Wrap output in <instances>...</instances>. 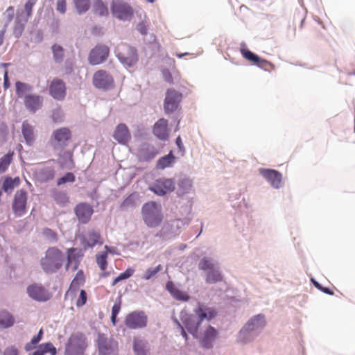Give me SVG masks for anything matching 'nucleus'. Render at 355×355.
I'll return each instance as SVG.
<instances>
[{"instance_id": "obj_23", "label": "nucleus", "mask_w": 355, "mask_h": 355, "mask_svg": "<svg viewBox=\"0 0 355 355\" xmlns=\"http://www.w3.org/2000/svg\"><path fill=\"white\" fill-rule=\"evenodd\" d=\"M27 201V192L25 189L17 191L14 196L12 209L15 213L21 212L25 209Z\"/></svg>"}, {"instance_id": "obj_2", "label": "nucleus", "mask_w": 355, "mask_h": 355, "mask_svg": "<svg viewBox=\"0 0 355 355\" xmlns=\"http://www.w3.org/2000/svg\"><path fill=\"white\" fill-rule=\"evenodd\" d=\"M63 263V253L55 247L49 248L40 260V266L46 274L55 273L62 268Z\"/></svg>"}, {"instance_id": "obj_35", "label": "nucleus", "mask_w": 355, "mask_h": 355, "mask_svg": "<svg viewBox=\"0 0 355 355\" xmlns=\"http://www.w3.org/2000/svg\"><path fill=\"white\" fill-rule=\"evenodd\" d=\"M47 353H49L51 355H56V348L51 343L40 345L33 354H30L28 355H45Z\"/></svg>"}, {"instance_id": "obj_37", "label": "nucleus", "mask_w": 355, "mask_h": 355, "mask_svg": "<svg viewBox=\"0 0 355 355\" xmlns=\"http://www.w3.org/2000/svg\"><path fill=\"white\" fill-rule=\"evenodd\" d=\"M33 87L28 83L17 81L15 83V93L19 98H24L26 93L33 92Z\"/></svg>"}, {"instance_id": "obj_36", "label": "nucleus", "mask_w": 355, "mask_h": 355, "mask_svg": "<svg viewBox=\"0 0 355 355\" xmlns=\"http://www.w3.org/2000/svg\"><path fill=\"white\" fill-rule=\"evenodd\" d=\"M37 176L41 182H47L53 179L55 176L54 168L52 166L44 167L38 171Z\"/></svg>"}, {"instance_id": "obj_14", "label": "nucleus", "mask_w": 355, "mask_h": 355, "mask_svg": "<svg viewBox=\"0 0 355 355\" xmlns=\"http://www.w3.org/2000/svg\"><path fill=\"white\" fill-rule=\"evenodd\" d=\"M110 53L109 48L105 45H97L91 50L88 60L90 64L97 65L104 62Z\"/></svg>"}, {"instance_id": "obj_61", "label": "nucleus", "mask_w": 355, "mask_h": 355, "mask_svg": "<svg viewBox=\"0 0 355 355\" xmlns=\"http://www.w3.org/2000/svg\"><path fill=\"white\" fill-rule=\"evenodd\" d=\"M3 355H18V350L14 346L8 347L5 349Z\"/></svg>"}, {"instance_id": "obj_17", "label": "nucleus", "mask_w": 355, "mask_h": 355, "mask_svg": "<svg viewBox=\"0 0 355 355\" xmlns=\"http://www.w3.org/2000/svg\"><path fill=\"white\" fill-rule=\"evenodd\" d=\"M266 324L264 316L259 314L251 320L245 325L243 329L240 331V336H244L252 331H257L263 328Z\"/></svg>"}, {"instance_id": "obj_38", "label": "nucleus", "mask_w": 355, "mask_h": 355, "mask_svg": "<svg viewBox=\"0 0 355 355\" xmlns=\"http://www.w3.org/2000/svg\"><path fill=\"white\" fill-rule=\"evenodd\" d=\"M20 180L19 177H15L14 178H12L10 176H7L5 178L3 185H2V189L6 193H10L15 187L18 186L19 184Z\"/></svg>"}, {"instance_id": "obj_24", "label": "nucleus", "mask_w": 355, "mask_h": 355, "mask_svg": "<svg viewBox=\"0 0 355 355\" xmlns=\"http://www.w3.org/2000/svg\"><path fill=\"white\" fill-rule=\"evenodd\" d=\"M217 336V331L212 327L209 326L203 332L201 336H198L201 345L206 348H210L212 343L214 341Z\"/></svg>"}, {"instance_id": "obj_16", "label": "nucleus", "mask_w": 355, "mask_h": 355, "mask_svg": "<svg viewBox=\"0 0 355 355\" xmlns=\"http://www.w3.org/2000/svg\"><path fill=\"white\" fill-rule=\"evenodd\" d=\"M158 154L156 148L148 143H142L137 150V158L140 162H148L153 159Z\"/></svg>"}, {"instance_id": "obj_57", "label": "nucleus", "mask_w": 355, "mask_h": 355, "mask_svg": "<svg viewBox=\"0 0 355 355\" xmlns=\"http://www.w3.org/2000/svg\"><path fill=\"white\" fill-rule=\"evenodd\" d=\"M136 30L141 35H146L148 33V26L144 21H140L137 24Z\"/></svg>"}, {"instance_id": "obj_45", "label": "nucleus", "mask_w": 355, "mask_h": 355, "mask_svg": "<svg viewBox=\"0 0 355 355\" xmlns=\"http://www.w3.org/2000/svg\"><path fill=\"white\" fill-rule=\"evenodd\" d=\"M105 248L106 249L105 252L100 255H96V262L101 270H105L107 266V258L109 247L105 245Z\"/></svg>"}, {"instance_id": "obj_48", "label": "nucleus", "mask_w": 355, "mask_h": 355, "mask_svg": "<svg viewBox=\"0 0 355 355\" xmlns=\"http://www.w3.org/2000/svg\"><path fill=\"white\" fill-rule=\"evenodd\" d=\"M76 180L75 175L72 172H67L63 176L58 178L57 180V185L61 186L68 182H73Z\"/></svg>"}, {"instance_id": "obj_39", "label": "nucleus", "mask_w": 355, "mask_h": 355, "mask_svg": "<svg viewBox=\"0 0 355 355\" xmlns=\"http://www.w3.org/2000/svg\"><path fill=\"white\" fill-rule=\"evenodd\" d=\"M22 135L28 144H31L34 141L33 129L26 121L22 123L21 126Z\"/></svg>"}, {"instance_id": "obj_19", "label": "nucleus", "mask_w": 355, "mask_h": 355, "mask_svg": "<svg viewBox=\"0 0 355 355\" xmlns=\"http://www.w3.org/2000/svg\"><path fill=\"white\" fill-rule=\"evenodd\" d=\"M74 211L79 222H87L93 214L94 209L88 203L81 202L76 206Z\"/></svg>"}, {"instance_id": "obj_28", "label": "nucleus", "mask_w": 355, "mask_h": 355, "mask_svg": "<svg viewBox=\"0 0 355 355\" xmlns=\"http://www.w3.org/2000/svg\"><path fill=\"white\" fill-rule=\"evenodd\" d=\"M150 348L148 342L142 338H133V352L135 355H148Z\"/></svg>"}, {"instance_id": "obj_13", "label": "nucleus", "mask_w": 355, "mask_h": 355, "mask_svg": "<svg viewBox=\"0 0 355 355\" xmlns=\"http://www.w3.org/2000/svg\"><path fill=\"white\" fill-rule=\"evenodd\" d=\"M241 52L245 59L252 62L253 64L257 65L258 67L268 71L274 69V65L271 62L267 60L261 58L248 49H241Z\"/></svg>"}, {"instance_id": "obj_56", "label": "nucleus", "mask_w": 355, "mask_h": 355, "mask_svg": "<svg viewBox=\"0 0 355 355\" xmlns=\"http://www.w3.org/2000/svg\"><path fill=\"white\" fill-rule=\"evenodd\" d=\"M87 300V296L86 292L84 290H80L79 297L76 302V306L78 307L83 306L86 304Z\"/></svg>"}, {"instance_id": "obj_43", "label": "nucleus", "mask_w": 355, "mask_h": 355, "mask_svg": "<svg viewBox=\"0 0 355 355\" xmlns=\"http://www.w3.org/2000/svg\"><path fill=\"white\" fill-rule=\"evenodd\" d=\"M14 323L12 316L7 311H0V326L4 328L11 327Z\"/></svg>"}, {"instance_id": "obj_32", "label": "nucleus", "mask_w": 355, "mask_h": 355, "mask_svg": "<svg viewBox=\"0 0 355 355\" xmlns=\"http://www.w3.org/2000/svg\"><path fill=\"white\" fill-rule=\"evenodd\" d=\"M229 200L231 202V206L235 209L242 210L243 208L248 209V204L245 198L243 197L241 198V193L229 194Z\"/></svg>"}, {"instance_id": "obj_6", "label": "nucleus", "mask_w": 355, "mask_h": 355, "mask_svg": "<svg viewBox=\"0 0 355 355\" xmlns=\"http://www.w3.org/2000/svg\"><path fill=\"white\" fill-rule=\"evenodd\" d=\"M96 345L99 355H117L119 345L117 341L108 338L104 334H98Z\"/></svg>"}, {"instance_id": "obj_41", "label": "nucleus", "mask_w": 355, "mask_h": 355, "mask_svg": "<svg viewBox=\"0 0 355 355\" xmlns=\"http://www.w3.org/2000/svg\"><path fill=\"white\" fill-rule=\"evenodd\" d=\"M76 12L83 15L87 12L90 8V0H73Z\"/></svg>"}, {"instance_id": "obj_1", "label": "nucleus", "mask_w": 355, "mask_h": 355, "mask_svg": "<svg viewBox=\"0 0 355 355\" xmlns=\"http://www.w3.org/2000/svg\"><path fill=\"white\" fill-rule=\"evenodd\" d=\"M194 312L198 318V321L193 315H189L183 311L180 313V319L189 333L191 334L195 338H198V329L201 322L204 319L209 320L214 318L216 315V312L213 309L202 305H200L195 309Z\"/></svg>"}, {"instance_id": "obj_40", "label": "nucleus", "mask_w": 355, "mask_h": 355, "mask_svg": "<svg viewBox=\"0 0 355 355\" xmlns=\"http://www.w3.org/2000/svg\"><path fill=\"white\" fill-rule=\"evenodd\" d=\"M51 50L54 61L56 63H61L64 56V48L60 44H54L51 46Z\"/></svg>"}, {"instance_id": "obj_26", "label": "nucleus", "mask_w": 355, "mask_h": 355, "mask_svg": "<svg viewBox=\"0 0 355 355\" xmlns=\"http://www.w3.org/2000/svg\"><path fill=\"white\" fill-rule=\"evenodd\" d=\"M167 120L164 119H159L153 126V132L154 135L161 140H166L168 136L167 132Z\"/></svg>"}, {"instance_id": "obj_11", "label": "nucleus", "mask_w": 355, "mask_h": 355, "mask_svg": "<svg viewBox=\"0 0 355 355\" xmlns=\"http://www.w3.org/2000/svg\"><path fill=\"white\" fill-rule=\"evenodd\" d=\"M147 322L148 318L144 312L135 311L126 315L124 322L128 329H136L146 327Z\"/></svg>"}, {"instance_id": "obj_51", "label": "nucleus", "mask_w": 355, "mask_h": 355, "mask_svg": "<svg viewBox=\"0 0 355 355\" xmlns=\"http://www.w3.org/2000/svg\"><path fill=\"white\" fill-rule=\"evenodd\" d=\"M37 0H27L24 5V17H27V20H28L29 17L33 15V8L35 5Z\"/></svg>"}, {"instance_id": "obj_44", "label": "nucleus", "mask_w": 355, "mask_h": 355, "mask_svg": "<svg viewBox=\"0 0 355 355\" xmlns=\"http://www.w3.org/2000/svg\"><path fill=\"white\" fill-rule=\"evenodd\" d=\"M13 153H8L0 158V173H4L12 160Z\"/></svg>"}, {"instance_id": "obj_8", "label": "nucleus", "mask_w": 355, "mask_h": 355, "mask_svg": "<svg viewBox=\"0 0 355 355\" xmlns=\"http://www.w3.org/2000/svg\"><path fill=\"white\" fill-rule=\"evenodd\" d=\"M141 211L144 222H162L160 204L154 201L146 202L142 206Z\"/></svg>"}, {"instance_id": "obj_46", "label": "nucleus", "mask_w": 355, "mask_h": 355, "mask_svg": "<svg viewBox=\"0 0 355 355\" xmlns=\"http://www.w3.org/2000/svg\"><path fill=\"white\" fill-rule=\"evenodd\" d=\"M135 270L132 268H128L123 272L121 273L114 279L112 286L116 285L119 282L125 280L130 277L134 274Z\"/></svg>"}, {"instance_id": "obj_63", "label": "nucleus", "mask_w": 355, "mask_h": 355, "mask_svg": "<svg viewBox=\"0 0 355 355\" xmlns=\"http://www.w3.org/2000/svg\"><path fill=\"white\" fill-rule=\"evenodd\" d=\"M10 86V82L8 77V72L7 70L5 71L4 75H3V88L4 89H7Z\"/></svg>"}, {"instance_id": "obj_49", "label": "nucleus", "mask_w": 355, "mask_h": 355, "mask_svg": "<svg viewBox=\"0 0 355 355\" xmlns=\"http://www.w3.org/2000/svg\"><path fill=\"white\" fill-rule=\"evenodd\" d=\"M162 270V265L159 264L157 267L148 268L144 273L142 278L148 280L155 277L160 270Z\"/></svg>"}, {"instance_id": "obj_15", "label": "nucleus", "mask_w": 355, "mask_h": 355, "mask_svg": "<svg viewBox=\"0 0 355 355\" xmlns=\"http://www.w3.org/2000/svg\"><path fill=\"white\" fill-rule=\"evenodd\" d=\"M116 56L121 64L128 67H133L138 60L137 50L129 45L125 46V52H117Z\"/></svg>"}, {"instance_id": "obj_18", "label": "nucleus", "mask_w": 355, "mask_h": 355, "mask_svg": "<svg viewBox=\"0 0 355 355\" xmlns=\"http://www.w3.org/2000/svg\"><path fill=\"white\" fill-rule=\"evenodd\" d=\"M49 94L55 100L62 101L66 95V86L61 79L55 78L49 86Z\"/></svg>"}, {"instance_id": "obj_25", "label": "nucleus", "mask_w": 355, "mask_h": 355, "mask_svg": "<svg viewBox=\"0 0 355 355\" xmlns=\"http://www.w3.org/2000/svg\"><path fill=\"white\" fill-rule=\"evenodd\" d=\"M67 263L66 265V270L69 269L72 267L73 270H76L78 268L79 258L83 256L81 250H78L76 248H71L68 249L67 252Z\"/></svg>"}, {"instance_id": "obj_21", "label": "nucleus", "mask_w": 355, "mask_h": 355, "mask_svg": "<svg viewBox=\"0 0 355 355\" xmlns=\"http://www.w3.org/2000/svg\"><path fill=\"white\" fill-rule=\"evenodd\" d=\"M113 137L119 144L123 145L126 144L131 138L128 128L125 123H119L116 126Z\"/></svg>"}, {"instance_id": "obj_30", "label": "nucleus", "mask_w": 355, "mask_h": 355, "mask_svg": "<svg viewBox=\"0 0 355 355\" xmlns=\"http://www.w3.org/2000/svg\"><path fill=\"white\" fill-rule=\"evenodd\" d=\"M28 21L27 17H24L23 13L17 15L13 28V35L15 37L18 39L22 35Z\"/></svg>"}, {"instance_id": "obj_27", "label": "nucleus", "mask_w": 355, "mask_h": 355, "mask_svg": "<svg viewBox=\"0 0 355 355\" xmlns=\"http://www.w3.org/2000/svg\"><path fill=\"white\" fill-rule=\"evenodd\" d=\"M82 244L86 249L87 248H92L97 244L101 245L103 244V241L98 232L92 231L83 236Z\"/></svg>"}, {"instance_id": "obj_55", "label": "nucleus", "mask_w": 355, "mask_h": 355, "mask_svg": "<svg viewBox=\"0 0 355 355\" xmlns=\"http://www.w3.org/2000/svg\"><path fill=\"white\" fill-rule=\"evenodd\" d=\"M41 340V339L37 336H35L31 340V342L27 343L25 345L24 349L26 351L28 352L34 348H35L36 345Z\"/></svg>"}, {"instance_id": "obj_60", "label": "nucleus", "mask_w": 355, "mask_h": 355, "mask_svg": "<svg viewBox=\"0 0 355 355\" xmlns=\"http://www.w3.org/2000/svg\"><path fill=\"white\" fill-rule=\"evenodd\" d=\"M175 144L178 146V148L180 152H181L182 153V155H183L185 153V148L183 145V143H182V139L180 137V136H178L176 139H175Z\"/></svg>"}, {"instance_id": "obj_50", "label": "nucleus", "mask_w": 355, "mask_h": 355, "mask_svg": "<svg viewBox=\"0 0 355 355\" xmlns=\"http://www.w3.org/2000/svg\"><path fill=\"white\" fill-rule=\"evenodd\" d=\"M198 267L200 270L210 271L214 268V264L210 259L205 257L199 262Z\"/></svg>"}, {"instance_id": "obj_22", "label": "nucleus", "mask_w": 355, "mask_h": 355, "mask_svg": "<svg viewBox=\"0 0 355 355\" xmlns=\"http://www.w3.org/2000/svg\"><path fill=\"white\" fill-rule=\"evenodd\" d=\"M42 96L37 94H26L24 96V105L29 111L35 113L42 106Z\"/></svg>"}, {"instance_id": "obj_59", "label": "nucleus", "mask_w": 355, "mask_h": 355, "mask_svg": "<svg viewBox=\"0 0 355 355\" xmlns=\"http://www.w3.org/2000/svg\"><path fill=\"white\" fill-rule=\"evenodd\" d=\"M185 211L187 212V215L184 217L183 218H178L176 220V222H189V220H191V218L190 217V214H191V206L189 205H186L185 207H182Z\"/></svg>"}, {"instance_id": "obj_42", "label": "nucleus", "mask_w": 355, "mask_h": 355, "mask_svg": "<svg viewBox=\"0 0 355 355\" xmlns=\"http://www.w3.org/2000/svg\"><path fill=\"white\" fill-rule=\"evenodd\" d=\"M205 280L208 284H215L223 281V276L218 270L214 268L208 271Z\"/></svg>"}, {"instance_id": "obj_9", "label": "nucleus", "mask_w": 355, "mask_h": 355, "mask_svg": "<svg viewBox=\"0 0 355 355\" xmlns=\"http://www.w3.org/2000/svg\"><path fill=\"white\" fill-rule=\"evenodd\" d=\"M92 83L96 88L103 91L110 90L114 86L113 77L104 70H98L94 73Z\"/></svg>"}, {"instance_id": "obj_29", "label": "nucleus", "mask_w": 355, "mask_h": 355, "mask_svg": "<svg viewBox=\"0 0 355 355\" xmlns=\"http://www.w3.org/2000/svg\"><path fill=\"white\" fill-rule=\"evenodd\" d=\"M177 158L174 155L173 150H170L169 153L158 159L156 164V168L157 169L164 170L166 168L172 167L175 163Z\"/></svg>"}, {"instance_id": "obj_62", "label": "nucleus", "mask_w": 355, "mask_h": 355, "mask_svg": "<svg viewBox=\"0 0 355 355\" xmlns=\"http://www.w3.org/2000/svg\"><path fill=\"white\" fill-rule=\"evenodd\" d=\"M8 134V127L4 122L0 123V135L6 137Z\"/></svg>"}, {"instance_id": "obj_20", "label": "nucleus", "mask_w": 355, "mask_h": 355, "mask_svg": "<svg viewBox=\"0 0 355 355\" xmlns=\"http://www.w3.org/2000/svg\"><path fill=\"white\" fill-rule=\"evenodd\" d=\"M27 292L31 298L37 301H46L51 297L49 293L44 287L37 284L28 286Z\"/></svg>"}, {"instance_id": "obj_5", "label": "nucleus", "mask_w": 355, "mask_h": 355, "mask_svg": "<svg viewBox=\"0 0 355 355\" xmlns=\"http://www.w3.org/2000/svg\"><path fill=\"white\" fill-rule=\"evenodd\" d=\"M110 11L112 16L121 21H130L134 16L132 7L123 0H112Z\"/></svg>"}, {"instance_id": "obj_12", "label": "nucleus", "mask_w": 355, "mask_h": 355, "mask_svg": "<svg viewBox=\"0 0 355 355\" xmlns=\"http://www.w3.org/2000/svg\"><path fill=\"white\" fill-rule=\"evenodd\" d=\"M259 173L275 189H279L282 187V174L271 168H260Z\"/></svg>"}, {"instance_id": "obj_47", "label": "nucleus", "mask_w": 355, "mask_h": 355, "mask_svg": "<svg viewBox=\"0 0 355 355\" xmlns=\"http://www.w3.org/2000/svg\"><path fill=\"white\" fill-rule=\"evenodd\" d=\"M53 200L60 205H65L69 202V198L65 192L57 191L53 194Z\"/></svg>"}, {"instance_id": "obj_54", "label": "nucleus", "mask_w": 355, "mask_h": 355, "mask_svg": "<svg viewBox=\"0 0 355 355\" xmlns=\"http://www.w3.org/2000/svg\"><path fill=\"white\" fill-rule=\"evenodd\" d=\"M4 15V18L6 19V24H5V27L9 24L10 23L13 18H14V16H15V9H14V7L13 6H9L6 12H4L3 14Z\"/></svg>"}, {"instance_id": "obj_7", "label": "nucleus", "mask_w": 355, "mask_h": 355, "mask_svg": "<svg viewBox=\"0 0 355 355\" xmlns=\"http://www.w3.org/2000/svg\"><path fill=\"white\" fill-rule=\"evenodd\" d=\"M183 95L173 88H168L164 100V110L166 114L174 113L180 108Z\"/></svg>"}, {"instance_id": "obj_10", "label": "nucleus", "mask_w": 355, "mask_h": 355, "mask_svg": "<svg viewBox=\"0 0 355 355\" xmlns=\"http://www.w3.org/2000/svg\"><path fill=\"white\" fill-rule=\"evenodd\" d=\"M175 189V182L173 178H160L157 179L150 190L154 193L164 196Z\"/></svg>"}, {"instance_id": "obj_58", "label": "nucleus", "mask_w": 355, "mask_h": 355, "mask_svg": "<svg viewBox=\"0 0 355 355\" xmlns=\"http://www.w3.org/2000/svg\"><path fill=\"white\" fill-rule=\"evenodd\" d=\"M56 10L62 14H64L67 11L66 0H58L56 3Z\"/></svg>"}, {"instance_id": "obj_34", "label": "nucleus", "mask_w": 355, "mask_h": 355, "mask_svg": "<svg viewBox=\"0 0 355 355\" xmlns=\"http://www.w3.org/2000/svg\"><path fill=\"white\" fill-rule=\"evenodd\" d=\"M192 187L191 180L186 177L180 178L178 182L177 194L178 196L188 193Z\"/></svg>"}, {"instance_id": "obj_3", "label": "nucleus", "mask_w": 355, "mask_h": 355, "mask_svg": "<svg viewBox=\"0 0 355 355\" xmlns=\"http://www.w3.org/2000/svg\"><path fill=\"white\" fill-rule=\"evenodd\" d=\"M87 346V340L84 334L73 333L65 344L64 355H83Z\"/></svg>"}, {"instance_id": "obj_31", "label": "nucleus", "mask_w": 355, "mask_h": 355, "mask_svg": "<svg viewBox=\"0 0 355 355\" xmlns=\"http://www.w3.org/2000/svg\"><path fill=\"white\" fill-rule=\"evenodd\" d=\"M92 11L95 15L101 17H107L109 15L108 8L103 0H94Z\"/></svg>"}, {"instance_id": "obj_52", "label": "nucleus", "mask_w": 355, "mask_h": 355, "mask_svg": "<svg viewBox=\"0 0 355 355\" xmlns=\"http://www.w3.org/2000/svg\"><path fill=\"white\" fill-rule=\"evenodd\" d=\"M134 205H135V198H134V194L132 193L123 200V201L121 204V208L122 209H125L129 207H132L134 206Z\"/></svg>"}, {"instance_id": "obj_53", "label": "nucleus", "mask_w": 355, "mask_h": 355, "mask_svg": "<svg viewBox=\"0 0 355 355\" xmlns=\"http://www.w3.org/2000/svg\"><path fill=\"white\" fill-rule=\"evenodd\" d=\"M171 295L176 300H180V301H188L189 299V296L187 293L180 291V289L177 288L173 293L171 294Z\"/></svg>"}, {"instance_id": "obj_4", "label": "nucleus", "mask_w": 355, "mask_h": 355, "mask_svg": "<svg viewBox=\"0 0 355 355\" xmlns=\"http://www.w3.org/2000/svg\"><path fill=\"white\" fill-rule=\"evenodd\" d=\"M72 138V132L69 128L62 127L55 130L49 139L51 146L55 150L65 149Z\"/></svg>"}, {"instance_id": "obj_64", "label": "nucleus", "mask_w": 355, "mask_h": 355, "mask_svg": "<svg viewBox=\"0 0 355 355\" xmlns=\"http://www.w3.org/2000/svg\"><path fill=\"white\" fill-rule=\"evenodd\" d=\"M121 310V301L115 302L112 309V315H117Z\"/></svg>"}, {"instance_id": "obj_33", "label": "nucleus", "mask_w": 355, "mask_h": 355, "mask_svg": "<svg viewBox=\"0 0 355 355\" xmlns=\"http://www.w3.org/2000/svg\"><path fill=\"white\" fill-rule=\"evenodd\" d=\"M85 282V277L83 270H79L72 280L67 293H73L76 292L80 286Z\"/></svg>"}]
</instances>
